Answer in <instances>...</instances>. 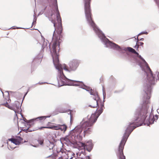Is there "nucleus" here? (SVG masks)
<instances>
[{"label":"nucleus","instance_id":"f257e3e1","mask_svg":"<svg viewBox=\"0 0 159 159\" xmlns=\"http://www.w3.org/2000/svg\"><path fill=\"white\" fill-rule=\"evenodd\" d=\"M149 106L144 104L140 110L136 112L134 117V121L129 123L126 129L119 146L117 155L118 159H125L124 155L123 150L125 143L131 132L136 127L141 126L143 124L148 123L149 124L154 123L158 119V116L156 115L152 116V112L148 115V113Z\"/></svg>","mask_w":159,"mask_h":159},{"label":"nucleus","instance_id":"f03ea898","mask_svg":"<svg viewBox=\"0 0 159 159\" xmlns=\"http://www.w3.org/2000/svg\"><path fill=\"white\" fill-rule=\"evenodd\" d=\"M105 100H93L92 103L93 104L89 105V107L95 108L98 106L100 107V109L97 111L95 113L87 118H84L80 125L75 127L71 131V133L73 135L79 136L81 138L87 134H90L92 131L91 127L96 122L99 116L102 113L103 110L104 103Z\"/></svg>","mask_w":159,"mask_h":159},{"label":"nucleus","instance_id":"7ed1b4c3","mask_svg":"<svg viewBox=\"0 0 159 159\" xmlns=\"http://www.w3.org/2000/svg\"><path fill=\"white\" fill-rule=\"evenodd\" d=\"M55 16L54 12H52L51 15V17H52L53 16ZM49 20H51L54 26V30L53 34V36L52 39L53 41V43L52 45V56L53 58V63L55 68L58 70V73L57 76V79L58 81V85H59V81L58 79V77L60 74H61L62 73L63 74L62 70L64 69L65 70L70 72L71 71H74L76 70L77 68L79 66L80 63V61L77 59H72L70 60L69 63V67L67 68L65 65L62 66L59 63V60L58 59V55L56 52V48L57 47H58L59 49V50L60 43H61V40L59 39H58L57 38H56L55 37V31L56 30V31L57 32L58 34H60L61 33H58V32L57 31L58 29V25H57H57L55 23V20L52 18L51 17L50 18ZM58 24V23L57 24ZM62 32V31H61Z\"/></svg>","mask_w":159,"mask_h":159},{"label":"nucleus","instance_id":"20e7f679","mask_svg":"<svg viewBox=\"0 0 159 159\" xmlns=\"http://www.w3.org/2000/svg\"><path fill=\"white\" fill-rule=\"evenodd\" d=\"M91 0H83L85 17L88 24L93 29L105 47L120 51L121 47L118 45L110 41L96 25L92 18L90 5Z\"/></svg>","mask_w":159,"mask_h":159},{"label":"nucleus","instance_id":"39448f33","mask_svg":"<svg viewBox=\"0 0 159 159\" xmlns=\"http://www.w3.org/2000/svg\"><path fill=\"white\" fill-rule=\"evenodd\" d=\"M138 55L142 60V62L139 63V65L146 75L148 83L144 87L143 90L145 93L144 99H149L151 96L152 86L155 84L157 80V79L155 78V75H157L159 81V72H156L155 74L153 75L145 60L140 55Z\"/></svg>","mask_w":159,"mask_h":159},{"label":"nucleus","instance_id":"423d86ee","mask_svg":"<svg viewBox=\"0 0 159 159\" xmlns=\"http://www.w3.org/2000/svg\"><path fill=\"white\" fill-rule=\"evenodd\" d=\"M59 81V86L61 87L63 85L69 86H81L82 89L86 90L89 93L92 89L90 87L88 86L83 84L82 81L71 80L67 78L62 73L60 74L58 77Z\"/></svg>","mask_w":159,"mask_h":159},{"label":"nucleus","instance_id":"0eeeda50","mask_svg":"<svg viewBox=\"0 0 159 159\" xmlns=\"http://www.w3.org/2000/svg\"><path fill=\"white\" fill-rule=\"evenodd\" d=\"M23 100H22L21 103H20L17 101L12 102L11 100H7V101L4 103H1V105L5 106L9 109L14 111L16 112V110L20 108Z\"/></svg>","mask_w":159,"mask_h":159},{"label":"nucleus","instance_id":"6e6552de","mask_svg":"<svg viewBox=\"0 0 159 159\" xmlns=\"http://www.w3.org/2000/svg\"><path fill=\"white\" fill-rule=\"evenodd\" d=\"M52 1L53 6L55 9V10L54 11V12L56 14L57 21V23H58V27L57 31L58 32V33H61L62 30L61 19L60 15V13L58 8L57 0H52Z\"/></svg>","mask_w":159,"mask_h":159},{"label":"nucleus","instance_id":"1a4fd4ad","mask_svg":"<svg viewBox=\"0 0 159 159\" xmlns=\"http://www.w3.org/2000/svg\"><path fill=\"white\" fill-rule=\"evenodd\" d=\"M81 146L84 149L86 148L87 151L90 152L93 148V144L91 140L87 142L85 144L84 143H81Z\"/></svg>","mask_w":159,"mask_h":159},{"label":"nucleus","instance_id":"9d476101","mask_svg":"<svg viewBox=\"0 0 159 159\" xmlns=\"http://www.w3.org/2000/svg\"><path fill=\"white\" fill-rule=\"evenodd\" d=\"M50 129H52L55 130H60L61 131L65 132L67 126L65 125H58L57 126H52V127H50Z\"/></svg>","mask_w":159,"mask_h":159},{"label":"nucleus","instance_id":"9b49d317","mask_svg":"<svg viewBox=\"0 0 159 159\" xmlns=\"http://www.w3.org/2000/svg\"><path fill=\"white\" fill-rule=\"evenodd\" d=\"M89 93L91 95H92L94 96V99H100L98 93L96 90H93L91 89Z\"/></svg>","mask_w":159,"mask_h":159},{"label":"nucleus","instance_id":"f8f14e48","mask_svg":"<svg viewBox=\"0 0 159 159\" xmlns=\"http://www.w3.org/2000/svg\"><path fill=\"white\" fill-rule=\"evenodd\" d=\"M1 92L3 94V96H4L5 99H10L9 97V93H16V92H13L12 91H6L5 92L4 94L3 92L1 91Z\"/></svg>","mask_w":159,"mask_h":159},{"label":"nucleus","instance_id":"ddd939ff","mask_svg":"<svg viewBox=\"0 0 159 159\" xmlns=\"http://www.w3.org/2000/svg\"><path fill=\"white\" fill-rule=\"evenodd\" d=\"M48 45L49 48H50V44H49V43L47 41H45L44 40L42 46L43 49H47L48 48Z\"/></svg>","mask_w":159,"mask_h":159},{"label":"nucleus","instance_id":"4468645a","mask_svg":"<svg viewBox=\"0 0 159 159\" xmlns=\"http://www.w3.org/2000/svg\"><path fill=\"white\" fill-rule=\"evenodd\" d=\"M124 50L125 51L128 50L129 52H131L133 53L139 55V53L137 52L134 49L131 47H129L125 48L124 49Z\"/></svg>","mask_w":159,"mask_h":159},{"label":"nucleus","instance_id":"2eb2a0df","mask_svg":"<svg viewBox=\"0 0 159 159\" xmlns=\"http://www.w3.org/2000/svg\"><path fill=\"white\" fill-rule=\"evenodd\" d=\"M71 111H72L70 110H67L66 111L65 110H61L59 111V112L60 113H64L66 112H67L68 114H70V121H71L72 117V116L71 113Z\"/></svg>","mask_w":159,"mask_h":159},{"label":"nucleus","instance_id":"dca6fc26","mask_svg":"<svg viewBox=\"0 0 159 159\" xmlns=\"http://www.w3.org/2000/svg\"><path fill=\"white\" fill-rule=\"evenodd\" d=\"M9 141H11V143L15 144L16 145H19L20 144L19 142L15 139L11 138L8 139Z\"/></svg>","mask_w":159,"mask_h":159},{"label":"nucleus","instance_id":"f3484780","mask_svg":"<svg viewBox=\"0 0 159 159\" xmlns=\"http://www.w3.org/2000/svg\"><path fill=\"white\" fill-rule=\"evenodd\" d=\"M50 116H41L36 118V121H38V120H45L47 118H49L50 117Z\"/></svg>","mask_w":159,"mask_h":159},{"label":"nucleus","instance_id":"a211bd4d","mask_svg":"<svg viewBox=\"0 0 159 159\" xmlns=\"http://www.w3.org/2000/svg\"><path fill=\"white\" fill-rule=\"evenodd\" d=\"M47 146L49 148V150L52 149L54 146L53 143L51 142L50 141H48L47 143Z\"/></svg>","mask_w":159,"mask_h":159},{"label":"nucleus","instance_id":"6ab92c4d","mask_svg":"<svg viewBox=\"0 0 159 159\" xmlns=\"http://www.w3.org/2000/svg\"><path fill=\"white\" fill-rule=\"evenodd\" d=\"M16 139L18 142H19L20 144V143L22 142L23 139L20 136L17 137Z\"/></svg>","mask_w":159,"mask_h":159},{"label":"nucleus","instance_id":"aec40b11","mask_svg":"<svg viewBox=\"0 0 159 159\" xmlns=\"http://www.w3.org/2000/svg\"><path fill=\"white\" fill-rule=\"evenodd\" d=\"M35 121H36V118H33V119L29 120L28 122V123H33Z\"/></svg>","mask_w":159,"mask_h":159},{"label":"nucleus","instance_id":"412c9836","mask_svg":"<svg viewBox=\"0 0 159 159\" xmlns=\"http://www.w3.org/2000/svg\"><path fill=\"white\" fill-rule=\"evenodd\" d=\"M24 130L25 131V132L26 133H27L28 132H30L34 131V130H31L29 129V128H28L27 129H25Z\"/></svg>","mask_w":159,"mask_h":159},{"label":"nucleus","instance_id":"4be33fe9","mask_svg":"<svg viewBox=\"0 0 159 159\" xmlns=\"http://www.w3.org/2000/svg\"><path fill=\"white\" fill-rule=\"evenodd\" d=\"M36 15H35V14H34V20H33V22L32 23V25H33L34 24V23H36V16H35Z\"/></svg>","mask_w":159,"mask_h":159},{"label":"nucleus","instance_id":"5701e85b","mask_svg":"<svg viewBox=\"0 0 159 159\" xmlns=\"http://www.w3.org/2000/svg\"><path fill=\"white\" fill-rule=\"evenodd\" d=\"M38 143L42 145L43 144V139H39L38 140Z\"/></svg>","mask_w":159,"mask_h":159},{"label":"nucleus","instance_id":"b1692460","mask_svg":"<svg viewBox=\"0 0 159 159\" xmlns=\"http://www.w3.org/2000/svg\"><path fill=\"white\" fill-rule=\"evenodd\" d=\"M148 34V33L146 31H143V32H141V33H140L138 34V36H139V35H140L141 34Z\"/></svg>","mask_w":159,"mask_h":159},{"label":"nucleus","instance_id":"393cba45","mask_svg":"<svg viewBox=\"0 0 159 159\" xmlns=\"http://www.w3.org/2000/svg\"><path fill=\"white\" fill-rule=\"evenodd\" d=\"M103 90V99H104L106 98V93L105 91H104L103 88H102Z\"/></svg>","mask_w":159,"mask_h":159},{"label":"nucleus","instance_id":"a878e982","mask_svg":"<svg viewBox=\"0 0 159 159\" xmlns=\"http://www.w3.org/2000/svg\"><path fill=\"white\" fill-rule=\"evenodd\" d=\"M50 127H52V126L49 127H41L39 128V129L40 130H41L43 129V128L50 129V128H49Z\"/></svg>","mask_w":159,"mask_h":159},{"label":"nucleus","instance_id":"bb28decb","mask_svg":"<svg viewBox=\"0 0 159 159\" xmlns=\"http://www.w3.org/2000/svg\"><path fill=\"white\" fill-rule=\"evenodd\" d=\"M39 60V59H38V58H34V59H33V61L34 62H35L37 61V60ZM40 59H39V61H40Z\"/></svg>","mask_w":159,"mask_h":159},{"label":"nucleus","instance_id":"cd10ccee","mask_svg":"<svg viewBox=\"0 0 159 159\" xmlns=\"http://www.w3.org/2000/svg\"><path fill=\"white\" fill-rule=\"evenodd\" d=\"M138 43L139 46L140 45L143 46V43L142 42H138Z\"/></svg>","mask_w":159,"mask_h":159},{"label":"nucleus","instance_id":"c85d7f7f","mask_svg":"<svg viewBox=\"0 0 159 159\" xmlns=\"http://www.w3.org/2000/svg\"><path fill=\"white\" fill-rule=\"evenodd\" d=\"M157 3L159 8V0H154Z\"/></svg>","mask_w":159,"mask_h":159},{"label":"nucleus","instance_id":"c756f323","mask_svg":"<svg viewBox=\"0 0 159 159\" xmlns=\"http://www.w3.org/2000/svg\"><path fill=\"white\" fill-rule=\"evenodd\" d=\"M138 43H136V45L134 47V48L138 49L139 48V45L137 44Z\"/></svg>","mask_w":159,"mask_h":159},{"label":"nucleus","instance_id":"7c9ffc66","mask_svg":"<svg viewBox=\"0 0 159 159\" xmlns=\"http://www.w3.org/2000/svg\"><path fill=\"white\" fill-rule=\"evenodd\" d=\"M24 121L28 123V120H27L26 118H24L23 119Z\"/></svg>","mask_w":159,"mask_h":159},{"label":"nucleus","instance_id":"2f4dec72","mask_svg":"<svg viewBox=\"0 0 159 159\" xmlns=\"http://www.w3.org/2000/svg\"><path fill=\"white\" fill-rule=\"evenodd\" d=\"M27 92H26L25 94L24 95V96H23V99H24V98H25V96H26V94H27Z\"/></svg>","mask_w":159,"mask_h":159},{"label":"nucleus","instance_id":"473e14b6","mask_svg":"<svg viewBox=\"0 0 159 159\" xmlns=\"http://www.w3.org/2000/svg\"><path fill=\"white\" fill-rule=\"evenodd\" d=\"M138 36H138V35H137V43H138V41H139V39H138Z\"/></svg>","mask_w":159,"mask_h":159},{"label":"nucleus","instance_id":"72a5a7b5","mask_svg":"<svg viewBox=\"0 0 159 159\" xmlns=\"http://www.w3.org/2000/svg\"><path fill=\"white\" fill-rule=\"evenodd\" d=\"M86 159H91L89 156H87L86 157Z\"/></svg>","mask_w":159,"mask_h":159},{"label":"nucleus","instance_id":"f704fd0d","mask_svg":"<svg viewBox=\"0 0 159 159\" xmlns=\"http://www.w3.org/2000/svg\"><path fill=\"white\" fill-rule=\"evenodd\" d=\"M45 10V8H44L43 11H42L41 12H40V13H41V14L43 13V12Z\"/></svg>","mask_w":159,"mask_h":159},{"label":"nucleus","instance_id":"c9c22d12","mask_svg":"<svg viewBox=\"0 0 159 159\" xmlns=\"http://www.w3.org/2000/svg\"><path fill=\"white\" fill-rule=\"evenodd\" d=\"M139 40H140V41H143V40H144V39H143V38H142L140 39Z\"/></svg>","mask_w":159,"mask_h":159},{"label":"nucleus","instance_id":"e433bc0d","mask_svg":"<svg viewBox=\"0 0 159 159\" xmlns=\"http://www.w3.org/2000/svg\"><path fill=\"white\" fill-rule=\"evenodd\" d=\"M16 29H24V28H21V27H17Z\"/></svg>","mask_w":159,"mask_h":159},{"label":"nucleus","instance_id":"4c0bfd02","mask_svg":"<svg viewBox=\"0 0 159 159\" xmlns=\"http://www.w3.org/2000/svg\"><path fill=\"white\" fill-rule=\"evenodd\" d=\"M43 83H41L39 82V83L36 84H42Z\"/></svg>","mask_w":159,"mask_h":159},{"label":"nucleus","instance_id":"58836bf2","mask_svg":"<svg viewBox=\"0 0 159 159\" xmlns=\"http://www.w3.org/2000/svg\"><path fill=\"white\" fill-rule=\"evenodd\" d=\"M11 28L12 29H15V28L14 27H12Z\"/></svg>","mask_w":159,"mask_h":159},{"label":"nucleus","instance_id":"ea45409f","mask_svg":"<svg viewBox=\"0 0 159 159\" xmlns=\"http://www.w3.org/2000/svg\"><path fill=\"white\" fill-rule=\"evenodd\" d=\"M64 140H66V141H67V140H68L69 141V140L67 139H64Z\"/></svg>","mask_w":159,"mask_h":159},{"label":"nucleus","instance_id":"a19ab883","mask_svg":"<svg viewBox=\"0 0 159 159\" xmlns=\"http://www.w3.org/2000/svg\"><path fill=\"white\" fill-rule=\"evenodd\" d=\"M73 157H71V158H70L69 159H73Z\"/></svg>","mask_w":159,"mask_h":159},{"label":"nucleus","instance_id":"79ce46f5","mask_svg":"<svg viewBox=\"0 0 159 159\" xmlns=\"http://www.w3.org/2000/svg\"><path fill=\"white\" fill-rule=\"evenodd\" d=\"M34 147H36V146L35 145H32Z\"/></svg>","mask_w":159,"mask_h":159},{"label":"nucleus","instance_id":"37998d69","mask_svg":"<svg viewBox=\"0 0 159 159\" xmlns=\"http://www.w3.org/2000/svg\"><path fill=\"white\" fill-rule=\"evenodd\" d=\"M11 148L12 149H14V148H15H15Z\"/></svg>","mask_w":159,"mask_h":159}]
</instances>
